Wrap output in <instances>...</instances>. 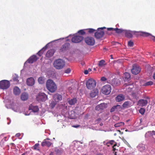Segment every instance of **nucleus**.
I'll return each instance as SVG.
<instances>
[{
	"instance_id": "nucleus-1",
	"label": "nucleus",
	"mask_w": 155,
	"mask_h": 155,
	"mask_svg": "<svg viewBox=\"0 0 155 155\" xmlns=\"http://www.w3.org/2000/svg\"><path fill=\"white\" fill-rule=\"evenodd\" d=\"M133 34L137 36L140 35L144 37H150V38L154 41H155V37L152 35L150 34L147 32L131 31H126L125 32V35L129 38H132Z\"/></svg>"
},
{
	"instance_id": "nucleus-2",
	"label": "nucleus",
	"mask_w": 155,
	"mask_h": 155,
	"mask_svg": "<svg viewBox=\"0 0 155 155\" xmlns=\"http://www.w3.org/2000/svg\"><path fill=\"white\" fill-rule=\"evenodd\" d=\"M46 87L50 92L53 93L57 90V87L53 81L51 79L47 80L46 83Z\"/></svg>"
},
{
	"instance_id": "nucleus-3",
	"label": "nucleus",
	"mask_w": 155,
	"mask_h": 155,
	"mask_svg": "<svg viewBox=\"0 0 155 155\" xmlns=\"http://www.w3.org/2000/svg\"><path fill=\"white\" fill-rule=\"evenodd\" d=\"M54 67L58 69L63 68L65 65V62L62 60L58 59L54 61Z\"/></svg>"
},
{
	"instance_id": "nucleus-4",
	"label": "nucleus",
	"mask_w": 155,
	"mask_h": 155,
	"mask_svg": "<svg viewBox=\"0 0 155 155\" xmlns=\"http://www.w3.org/2000/svg\"><path fill=\"white\" fill-rule=\"evenodd\" d=\"M96 82L92 78L89 79L86 82V85L87 88L89 89H92L96 86Z\"/></svg>"
},
{
	"instance_id": "nucleus-5",
	"label": "nucleus",
	"mask_w": 155,
	"mask_h": 155,
	"mask_svg": "<svg viewBox=\"0 0 155 155\" xmlns=\"http://www.w3.org/2000/svg\"><path fill=\"white\" fill-rule=\"evenodd\" d=\"M111 91V87L109 84H107L103 86L101 89L102 93L106 95L109 94Z\"/></svg>"
},
{
	"instance_id": "nucleus-6",
	"label": "nucleus",
	"mask_w": 155,
	"mask_h": 155,
	"mask_svg": "<svg viewBox=\"0 0 155 155\" xmlns=\"http://www.w3.org/2000/svg\"><path fill=\"white\" fill-rule=\"evenodd\" d=\"M10 86V83L9 81L6 80H3L0 81V89H6Z\"/></svg>"
},
{
	"instance_id": "nucleus-7",
	"label": "nucleus",
	"mask_w": 155,
	"mask_h": 155,
	"mask_svg": "<svg viewBox=\"0 0 155 155\" xmlns=\"http://www.w3.org/2000/svg\"><path fill=\"white\" fill-rule=\"evenodd\" d=\"M105 28V27L98 28L97 31L95 33V37L97 38H101L104 34V32L103 30Z\"/></svg>"
},
{
	"instance_id": "nucleus-8",
	"label": "nucleus",
	"mask_w": 155,
	"mask_h": 155,
	"mask_svg": "<svg viewBox=\"0 0 155 155\" xmlns=\"http://www.w3.org/2000/svg\"><path fill=\"white\" fill-rule=\"evenodd\" d=\"M84 41L87 45L89 46H93L95 43L94 38L91 37H86L84 39Z\"/></svg>"
},
{
	"instance_id": "nucleus-9",
	"label": "nucleus",
	"mask_w": 155,
	"mask_h": 155,
	"mask_svg": "<svg viewBox=\"0 0 155 155\" xmlns=\"http://www.w3.org/2000/svg\"><path fill=\"white\" fill-rule=\"evenodd\" d=\"M47 99V96L43 93H39L36 97V100L38 101H44Z\"/></svg>"
},
{
	"instance_id": "nucleus-10",
	"label": "nucleus",
	"mask_w": 155,
	"mask_h": 155,
	"mask_svg": "<svg viewBox=\"0 0 155 155\" xmlns=\"http://www.w3.org/2000/svg\"><path fill=\"white\" fill-rule=\"evenodd\" d=\"M140 69L137 65L134 64L133 66V68L131 69V72L134 74H137L140 71Z\"/></svg>"
},
{
	"instance_id": "nucleus-11",
	"label": "nucleus",
	"mask_w": 155,
	"mask_h": 155,
	"mask_svg": "<svg viewBox=\"0 0 155 155\" xmlns=\"http://www.w3.org/2000/svg\"><path fill=\"white\" fill-rule=\"evenodd\" d=\"M83 37L81 36H76L74 37L72 39V41L74 43H78L81 41Z\"/></svg>"
},
{
	"instance_id": "nucleus-12",
	"label": "nucleus",
	"mask_w": 155,
	"mask_h": 155,
	"mask_svg": "<svg viewBox=\"0 0 155 155\" xmlns=\"http://www.w3.org/2000/svg\"><path fill=\"white\" fill-rule=\"evenodd\" d=\"M107 104L105 103H101L97 106L95 107V109L99 112H101L102 110L107 107Z\"/></svg>"
},
{
	"instance_id": "nucleus-13",
	"label": "nucleus",
	"mask_w": 155,
	"mask_h": 155,
	"mask_svg": "<svg viewBox=\"0 0 155 155\" xmlns=\"http://www.w3.org/2000/svg\"><path fill=\"white\" fill-rule=\"evenodd\" d=\"M148 101L147 100L140 99L139 100L137 103V105L141 107H143L147 105Z\"/></svg>"
},
{
	"instance_id": "nucleus-14",
	"label": "nucleus",
	"mask_w": 155,
	"mask_h": 155,
	"mask_svg": "<svg viewBox=\"0 0 155 155\" xmlns=\"http://www.w3.org/2000/svg\"><path fill=\"white\" fill-rule=\"evenodd\" d=\"M38 58H37L36 55H33L30 57L26 61V62L31 64L36 61L38 60Z\"/></svg>"
},
{
	"instance_id": "nucleus-15",
	"label": "nucleus",
	"mask_w": 155,
	"mask_h": 155,
	"mask_svg": "<svg viewBox=\"0 0 155 155\" xmlns=\"http://www.w3.org/2000/svg\"><path fill=\"white\" fill-rule=\"evenodd\" d=\"M35 80L33 78L31 77L28 78L26 81L27 85L29 86H32L35 84Z\"/></svg>"
},
{
	"instance_id": "nucleus-16",
	"label": "nucleus",
	"mask_w": 155,
	"mask_h": 155,
	"mask_svg": "<svg viewBox=\"0 0 155 155\" xmlns=\"http://www.w3.org/2000/svg\"><path fill=\"white\" fill-rule=\"evenodd\" d=\"M53 99L54 101L57 102H58L59 101L62 100V96L58 94H55L53 96Z\"/></svg>"
},
{
	"instance_id": "nucleus-17",
	"label": "nucleus",
	"mask_w": 155,
	"mask_h": 155,
	"mask_svg": "<svg viewBox=\"0 0 155 155\" xmlns=\"http://www.w3.org/2000/svg\"><path fill=\"white\" fill-rule=\"evenodd\" d=\"M48 140H50V139L48 138L44 140L41 143L42 146L44 147L46 146L48 147H49L51 145L52 143L48 141Z\"/></svg>"
},
{
	"instance_id": "nucleus-18",
	"label": "nucleus",
	"mask_w": 155,
	"mask_h": 155,
	"mask_svg": "<svg viewBox=\"0 0 155 155\" xmlns=\"http://www.w3.org/2000/svg\"><path fill=\"white\" fill-rule=\"evenodd\" d=\"M121 109V106L119 105L114 106L111 109L110 112H112L116 111H120Z\"/></svg>"
},
{
	"instance_id": "nucleus-19",
	"label": "nucleus",
	"mask_w": 155,
	"mask_h": 155,
	"mask_svg": "<svg viewBox=\"0 0 155 155\" xmlns=\"http://www.w3.org/2000/svg\"><path fill=\"white\" fill-rule=\"evenodd\" d=\"M107 30L108 31H115L117 33H121L123 32L124 30L122 29H119L117 28H107Z\"/></svg>"
},
{
	"instance_id": "nucleus-20",
	"label": "nucleus",
	"mask_w": 155,
	"mask_h": 155,
	"mask_svg": "<svg viewBox=\"0 0 155 155\" xmlns=\"http://www.w3.org/2000/svg\"><path fill=\"white\" fill-rule=\"evenodd\" d=\"M69 46V44L68 43H65L61 47V48L60 49V51L64 52L68 49Z\"/></svg>"
},
{
	"instance_id": "nucleus-21",
	"label": "nucleus",
	"mask_w": 155,
	"mask_h": 155,
	"mask_svg": "<svg viewBox=\"0 0 155 155\" xmlns=\"http://www.w3.org/2000/svg\"><path fill=\"white\" fill-rule=\"evenodd\" d=\"M29 110H31L34 112H36L39 110V108L37 106H33L31 105L29 107Z\"/></svg>"
},
{
	"instance_id": "nucleus-22",
	"label": "nucleus",
	"mask_w": 155,
	"mask_h": 155,
	"mask_svg": "<svg viewBox=\"0 0 155 155\" xmlns=\"http://www.w3.org/2000/svg\"><path fill=\"white\" fill-rule=\"evenodd\" d=\"M125 99V96L122 94L118 95L115 98L116 101L117 102H120Z\"/></svg>"
},
{
	"instance_id": "nucleus-23",
	"label": "nucleus",
	"mask_w": 155,
	"mask_h": 155,
	"mask_svg": "<svg viewBox=\"0 0 155 155\" xmlns=\"http://www.w3.org/2000/svg\"><path fill=\"white\" fill-rule=\"evenodd\" d=\"M98 91L97 89H94L90 93V95L91 97H95L96 96L98 95Z\"/></svg>"
},
{
	"instance_id": "nucleus-24",
	"label": "nucleus",
	"mask_w": 155,
	"mask_h": 155,
	"mask_svg": "<svg viewBox=\"0 0 155 155\" xmlns=\"http://www.w3.org/2000/svg\"><path fill=\"white\" fill-rule=\"evenodd\" d=\"M132 105V103L129 101H127L124 102L122 105L123 108L125 109L130 107Z\"/></svg>"
},
{
	"instance_id": "nucleus-25",
	"label": "nucleus",
	"mask_w": 155,
	"mask_h": 155,
	"mask_svg": "<svg viewBox=\"0 0 155 155\" xmlns=\"http://www.w3.org/2000/svg\"><path fill=\"white\" fill-rule=\"evenodd\" d=\"M13 92L14 94L16 95H18L21 93V90L19 87L17 86L13 88Z\"/></svg>"
},
{
	"instance_id": "nucleus-26",
	"label": "nucleus",
	"mask_w": 155,
	"mask_h": 155,
	"mask_svg": "<svg viewBox=\"0 0 155 155\" xmlns=\"http://www.w3.org/2000/svg\"><path fill=\"white\" fill-rule=\"evenodd\" d=\"M54 52V51L53 49L49 50L47 52L46 56L47 57L50 58L53 55Z\"/></svg>"
},
{
	"instance_id": "nucleus-27",
	"label": "nucleus",
	"mask_w": 155,
	"mask_h": 155,
	"mask_svg": "<svg viewBox=\"0 0 155 155\" xmlns=\"http://www.w3.org/2000/svg\"><path fill=\"white\" fill-rule=\"evenodd\" d=\"M28 94L26 93H23L21 95V98L22 101H25L27 100L28 99Z\"/></svg>"
},
{
	"instance_id": "nucleus-28",
	"label": "nucleus",
	"mask_w": 155,
	"mask_h": 155,
	"mask_svg": "<svg viewBox=\"0 0 155 155\" xmlns=\"http://www.w3.org/2000/svg\"><path fill=\"white\" fill-rule=\"evenodd\" d=\"M77 100L76 98H74L68 101V102L70 105H73L77 103Z\"/></svg>"
},
{
	"instance_id": "nucleus-29",
	"label": "nucleus",
	"mask_w": 155,
	"mask_h": 155,
	"mask_svg": "<svg viewBox=\"0 0 155 155\" xmlns=\"http://www.w3.org/2000/svg\"><path fill=\"white\" fill-rule=\"evenodd\" d=\"M106 64L105 61L104 60H102L99 61L98 66L99 68H101L104 67Z\"/></svg>"
},
{
	"instance_id": "nucleus-30",
	"label": "nucleus",
	"mask_w": 155,
	"mask_h": 155,
	"mask_svg": "<svg viewBox=\"0 0 155 155\" xmlns=\"http://www.w3.org/2000/svg\"><path fill=\"white\" fill-rule=\"evenodd\" d=\"M137 148L138 150L141 152L143 151L146 149L145 145L143 144H139Z\"/></svg>"
},
{
	"instance_id": "nucleus-31",
	"label": "nucleus",
	"mask_w": 155,
	"mask_h": 155,
	"mask_svg": "<svg viewBox=\"0 0 155 155\" xmlns=\"http://www.w3.org/2000/svg\"><path fill=\"white\" fill-rule=\"evenodd\" d=\"M50 105L49 107L51 108L52 109L54 107L55 105L57 104V102L55 101H54L53 100H50L49 101Z\"/></svg>"
},
{
	"instance_id": "nucleus-32",
	"label": "nucleus",
	"mask_w": 155,
	"mask_h": 155,
	"mask_svg": "<svg viewBox=\"0 0 155 155\" xmlns=\"http://www.w3.org/2000/svg\"><path fill=\"white\" fill-rule=\"evenodd\" d=\"M123 77L125 80L128 81L130 78V76L129 73H125L124 74Z\"/></svg>"
},
{
	"instance_id": "nucleus-33",
	"label": "nucleus",
	"mask_w": 155,
	"mask_h": 155,
	"mask_svg": "<svg viewBox=\"0 0 155 155\" xmlns=\"http://www.w3.org/2000/svg\"><path fill=\"white\" fill-rule=\"evenodd\" d=\"M45 78L42 77H39L38 79V82L40 84H43L45 83Z\"/></svg>"
},
{
	"instance_id": "nucleus-34",
	"label": "nucleus",
	"mask_w": 155,
	"mask_h": 155,
	"mask_svg": "<svg viewBox=\"0 0 155 155\" xmlns=\"http://www.w3.org/2000/svg\"><path fill=\"white\" fill-rule=\"evenodd\" d=\"M108 143H110V145H114V146L113 147V150L114 151L116 149L115 148V147L117 146V144L113 140H111L109 141Z\"/></svg>"
},
{
	"instance_id": "nucleus-35",
	"label": "nucleus",
	"mask_w": 155,
	"mask_h": 155,
	"mask_svg": "<svg viewBox=\"0 0 155 155\" xmlns=\"http://www.w3.org/2000/svg\"><path fill=\"white\" fill-rule=\"evenodd\" d=\"M46 49V48L45 47L43 48L38 53V55L40 56H41Z\"/></svg>"
},
{
	"instance_id": "nucleus-36",
	"label": "nucleus",
	"mask_w": 155,
	"mask_h": 155,
	"mask_svg": "<svg viewBox=\"0 0 155 155\" xmlns=\"http://www.w3.org/2000/svg\"><path fill=\"white\" fill-rule=\"evenodd\" d=\"M117 80L116 79L114 78L112 80L111 84L112 85L114 86H117L118 85L117 83Z\"/></svg>"
},
{
	"instance_id": "nucleus-37",
	"label": "nucleus",
	"mask_w": 155,
	"mask_h": 155,
	"mask_svg": "<svg viewBox=\"0 0 155 155\" xmlns=\"http://www.w3.org/2000/svg\"><path fill=\"white\" fill-rule=\"evenodd\" d=\"M124 123L123 122H120L115 124L114 125L115 127H118L124 125Z\"/></svg>"
},
{
	"instance_id": "nucleus-38",
	"label": "nucleus",
	"mask_w": 155,
	"mask_h": 155,
	"mask_svg": "<svg viewBox=\"0 0 155 155\" xmlns=\"http://www.w3.org/2000/svg\"><path fill=\"white\" fill-rule=\"evenodd\" d=\"M134 87V86L132 85H129V84H127L126 89L128 91H131V89Z\"/></svg>"
},
{
	"instance_id": "nucleus-39",
	"label": "nucleus",
	"mask_w": 155,
	"mask_h": 155,
	"mask_svg": "<svg viewBox=\"0 0 155 155\" xmlns=\"http://www.w3.org/2000/svg\"><path fill=\"white\" fill-rule=\"evenodd\" d=\"M134 87V86L132 85H129V84H127L126 89L128 91H131V89Z\"/></svg>"
},
{
	"instance_id": "nucleus-40",
	"label": "nucleus",
	"mask_w": 155,
	"mask_h": 155,
	"mask_svg": "<svg viewBox=\"0 0 155 155\" xmlns=\"http://www.w3.org/2000/svg\"><path fill=\"white\" fill-rule=\"evenodd\" d=\"M155 135V131H152L148 132L146 133V136H151L152 135V134Z\"/></svg>"
},
{
	"instance_id": "nucleus-41",
	"label": "nucleus",
	"mask_w": 155,
	"mask_h": 155,
	"mask_svg": "<svg viewBox=\"0 0 155 155\" xmlns=\"http://www.w3.org/2000/svg\"><path fill=\"white\" fill-rule=\"evenodd\" d=\"M18 77L16 75H15L14 76L13 80L14 81L16 82V83H18L19 81V80L18 79Z\"/></svg>"
},
{
	"instance_id": "nucleus-42",
	"label": "nucleus",
	"mask_w": 155,
	"mask_h": 155,
	"mask_svg": "<svg viewBox=\"0 0 155 155\" xmlns=\"http://www.w3.org/2000/svg\"><path fill=\"white\" fill-rule=\"evenodd\" d=\"M145 112V110L143 108H141L139 110L140 113L142 115L144 114Z\"/></svg>"
},
{
	"instance_id": "nucleus-43",
	"label": "nucleus",
	"mask_w": 155,
	"mask_h": 155,
	"mask_svg": "<svg viewBox=\"0 0 155 155\" xmlns=\"http://www.w3.org/2000/svg\"><path fill=\"white\" fill-rule=\"evenodd\" d=\"M78 33L81 35H84L85 34V32L83 30H79L78 31Z\"/></svg>"
},
{
	"instance_id": "nucleus-44",
	"label": "nucleus",
	"mask_w": 155,
	"mask_h": 155,
	"mask_svg": "<svg viewBox=\"0 0 155 155\" xmlns=\"http://www.w3.org/2000/svg\"><path fill=\"white\" fill-rule=\"evenodd\" d=\"M153 84V82L151 81H149L148 82H147L145 84V85L146 86H149V85H151Z\"/></svg>"
},
{
	"instance_id": "nucleus-45",
	"label": "nucleus",
	"mask_w": 155,
	"mask_h": 155,
	"mask_svg": "<svg viewBox=\"0 0 155 155\" xmlns=\"http://www.w3.org/2000/svg\"><path fill=\"white\" fill-rule=\"evenodd\" d=\"M128 45L129 46L131 47L133 46L134 45V43L132 41H130L128 42Z\"/></svg>"
},
{
	"instance_id": "nucleus-46",
	"label": "nucleus",
	"mask_w": 155,
	"mask_h": 155,
	"mask_svg": "<svg viewBox=\"0 0 155 155\" xmlns=\"http://www.w3.org/2000/svg\"><path fill=\"white\" fill-rule=\"evenodd\" d=\"M95 31V30L92 29V28H90L88 29V32L90 33H92L94 32Z\"/></svg>"
},
{
	"instance_id": "nucleus-47",
	"label": "nucleus",
	"mask_w": 155,
	"mask_h": 155,
	"mask_svg": "<svg viewBox=\"0 0 155 155\" xmlns=\"http://www.w3.org/2000/svg\"><path fill=\"white\" fill-rule=\"evenodd\" d=\"M39 145V144L38 143H36L35 144V145L33 147V149L35 150H36L37 149V147H38Z\"/></svg>"
},
{
	"instance_id": "nucleus-48",
	"label": "nucleus",
	"mask_w": 155,
	"mask_h": 155,
	"mask_svg": "<svg viewBox=\"0 0 155 155\" xmlns=\"http://www.w3.org/2000/svg\"><path fill=\"white\" fill-rule=\"evenodd\" d=\"M146 118L145 117H144L142 119H141L140 120V123H142L143 122H145L146 121Z\"/></svg>"
},
{
	"instance_id": "nucleus-49",
	"label": "nucleus",
	"mask_w": 155,
	"mask_h": 155,
	"mask_svg": "<svg viewBox=\"0 0 155 155\" xmlns=\"http://www.w3.org/2000/svg\"><path fill=\"white\" fill-rule=\"evenodd\" d=\"M71 71L70 68H68L65 70V72L66 73H69Z\"/></svg>"
},
{
	"instance_id": "nucleus-50",
	"label": "nucleus",
	"mask_w": 155,
	"mask_h": 155,
	"mask_svg": "<svg viewBox=\"0 0 155 155\" xmlns=\"http://www.w3.org/2000/svg\"><path fill=\"white\" fill-rule=\"evenodd\" d=\"M101 80L102 81H105L107 80V79L105 77H103L101 78Z\"/></svg>"
},
{
	"instance_id": "nucleus-51",
	"label": "nucleus",
	"mask_w": 155,
	"mask_h": 155,
	"mask_svg": "<svg viewBox=\"0 0 155 155\" xmlns=\"http://www.w3.org/2000/svg\"><path fill=\"white\" fill-rule=\"evenodd\" d=\"M101 120V119L100 118H98L96 120V122L97 123H99Z\"/></svg>"
},
{
	"instance_id": "nucleus-52",
	"label": "nucleus",
	"mask_w": 155,
	"mask_h": 155,
	"mask_svg": "<svg viewBox=\"0 0 155 155\" xmlns=\"http://www.w3.org/2000/svg\"><path fill=\"white\" fill-rule=\"evenodd\" d=\"M84 73L85 74H88V72L87 70H85L84 71Z\"/></svg>"
},
{
	"instance_id": "nucleus-53",
	"label": "nucleus",
	"mask_w": 155,
	"mask_h": 155,
	"mask_svg": "<svg viewBox=\"0 0 155 155\" xmlns=\"http://www.w3.org/2000/svg\"><path fill=\"white\" fill-rule=\"evenodd\" d=\"M80 126L79 125H74L73 126V127L75 128H78Z\"/></svg>"
},
{
	"instance_id": "nucleus-54",
	"label": "nucleus",
	"mask_w": 155,
	"mask_h": 155,
	"mask_svg": "<svg viewBox=\"0 0 155 155\" xmlns=\"http://www.w3.org/2000/svg\"><path fill=\"white\" fill-rule=\"evenodd\" d=\"M109 143V142H107L106 144L107 146H109L110 145V143Z\"/></svg>"
},
{
	"instance_id": "nucleus-55",
	"label": "nucleus",
	"mask_w": 155,
	"mask_h": 155,
	"mask_svg": "<svg viewBox=\"0 0 155 155\" xmlns=\"http://www.w3.org/2000/svg\"><path fill=\"white\" fill-rule=\"evenodd\" d=\"M87 71H88V72H91V68H89L88 70H87Z\"/></svg>"
},
{
	"instance_id": "nucleus-56",
	"label": "nucleus",
	"mask_w": 155,
	"mask_h": 155,
	"mask_svg": "<svg viewBox=\"0 0 155 155\" xmlns=\"http://www.w3.org/2000/svg\"><path fill=\"white\" fill-rule=\"evenodd\" d=\"M20 136V134H17L16 135V136L17 137H19Z\"/></svg>"
},
{
	"instance_id": "nucleus-57",
	"label": "nucleus",
	"mask_w": 155,
	"mask_h": 155,
	"mask_svg": "<svg viewBox=\"0 0 155 155\" xmlns=\"http://www.w3.org/2000/svg\"><path fill=\"white\" fill-rule=\"evenodd\" d=\"M96 155H103V154L99 153L97 154Z\"/></svg>"
},
{
	"instance_id": "nucleus-58",
	"label": "nucleus",
	"mask_w": 155,
	"mask_h": 155,
	"mask_svg": "<svg viewBox=\"0 0 155 155\" xmlns=\"http://www.w3.org/2000/svg\"><path fill=\"white\" fill-rule=\"evenodd\" d=\"M153 78L155 80V73L153 74Z\"/></svg>"
},
{
	"instance_id": "nucleus-59",
	"label": "nucleus",
	"mask_w": 155,
	"mask_h": 155,
	"mask_svg": "<svg viewBox=\"0 0 155 155\" xmlns=\"http://www.w3.org/2000/svg\"><path fill=\"white\" fill-rule=\"evenodd\" d=\"M103 124L101 123L100 124V126H102L103 125Z\"/></svg>"
},
{
	"instance_id": "nucleus-60",
	"label": "nucleus",
	"mask_w": 155,
	"mask_h": 155,
	"mask_svg": "<svg viewBox=\"0 0 155 155\" xmlns=\"http://www.w3.org/2000/svg\"><path fill=\"white\" fill-rule=\"evenodd\" d=\"M29 114H25V115H29Z\"/></svg>"
},
{
	"instance_id": "nucleus-61",
	"label": "nucleus",
	"mask_w": 155,
	"mask_h": 155,
	"mask_svg": "<svg viewBox=\"0 0 155 155\" xmlns=\"http://www.w3.org/2000/svg\"><path fill=\"white\" fill-rule=\"evenodd\" d=\"M21 155H25V154L24 153H23L22 154H21Z\"/></svg>"
},
{
	"instance_id": "nucleus-62",
	"label": "nucleus",
	"mask_w": 155,
	"mask_h": 155,
	"mask_svg": "<svg viewBox=\"0 0 155 155\" xmlns=\"http://www.w3.org/2000/svg\"><path fill=\"white\" fill-rule=\"evenodd\" d=\"M94 70H96V69H95V68H94Z\"/></svg>"
},
{
	"instance_id": "nucleus-63",
	"label": "nucleus",
	"mask_w": 155,
	"mask_h": 155,
	"mask_svg": "<svg viewBox=\"0 0 155 155\" xmlns=\"http://www.w3.org/2000/svg\"><path fill=\"white\" fill-rule=\"evenodd\" d=\"M129 90H130V88H129Z\"/></svg>"
}]
</instances>
